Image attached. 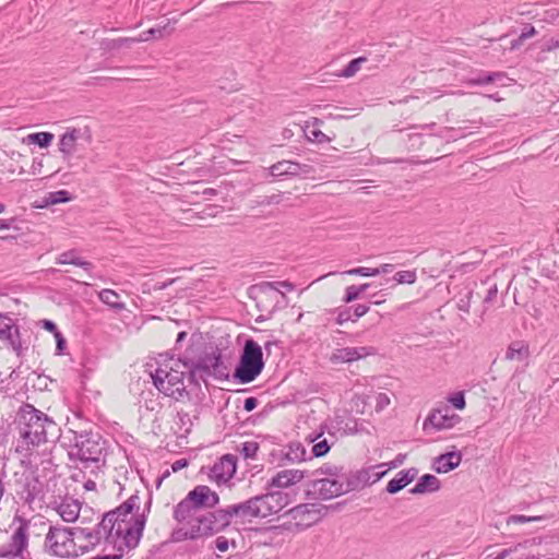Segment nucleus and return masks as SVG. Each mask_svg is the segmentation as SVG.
Returning a JSON list of instances; mask_svg holds the SVG:
<instances>
[{
	"label": "nucleus",
	"mask_w": 559,
	"mask_h": 559,
	"mask_svg": "<svg viewBox=\"0 0 559 559\" xmlns=\"http://www.w3.org/2000/svg\"><path fill=\"white\" fill-rule=\"evenodd\" d=\"M503 78L504 73L502 72H491L488 74H481L476 78L469 79L467 83L471 85H487Z\"/></svg>",
	"instance_id": "4c0bfd02"
},
{
	"label": "nucleus",
	"mask_w": 559,
	"mask_h": 559,
	"mask_svg": "<svg viewBox=\"0 0 559 559\" xmlns=\"http://www.w3.org/2000/svg\"><path fill=\"white\" fill-rule=\"evenodd\" d=\"M530 356L528 344L524 341H514L512 342L506 352L507 360H516V361H525Z\"/></svg>",
	"instance_id": "7c9ffc66"
},
{
	"label": "nucleus",
	"mask_w": 559,
	"mask_h": 559,
	"mask_svg": "<svg viewBox=\"0 0 559 559\" xmlns=\"http://www.w3.org/2000/svg\"><path fill=\"white\" fill-rule=\"evenodd\" d=\"M188 539H190V540L198 539L195 533L192 532L191 525H189V528L180 527V528L174 530L171 533V540L175 543H179V542H183V540H188Z\"/></svg>",
	"instance_id": "a19ab883"
},
{
	"label": "nucleus",
	"mask_w": 559,
	"mask_h": 559,
	"mask_svg": "<svg viewBox=\"0 0 559 559\" xmlns=\"http://www.w3.org/2000/svg\"><path fill=\"white\" fill-rule=\"evenodd\" d=\"M497 294H498V288H497V285H492L488 290H487V294L484 298V304L485 305H489L491 304L496 298H497Z\"/></svg>",
	"instance_id": "680f3d73"
},
{
	"label": "nucleus",
	"mask_w": 559,
	"mask_h": 559,
	"mask_svg": "<svg viewBox=\"0 0 559 559\" xmlns=\"http://www.w3.org/2000/svg\"><path fill=\"white\" fill-rule=\"evenodd\" d=\"M28 140L39 147H48L53 140V134L50 132H36L28 135Z\"/></svg>",
	"instance_id": "58836bf2"
},
{
	"label": "nucleus",
	"mask_w": 559,
	"mask_h": 559,
	"mask_svg": "<svg viewBox=\"0 0 559 559\" xmlns=\"http://www.w3.org/2000/svg\"><path fill=\"white\" fill-rule=\"evenodd\" d=\"M473 297V292L468 290L464 296L460 297L457 301V308L459 310L468 313L471 308V300Z\"/></svg>",
	"instance_id": "3c124183"
},
{
	"label": "nucleus",
	"mask_w": 559,
	"mask_h": 559,
	"mask_svg": "<svg viewBox=\"0 0 559 559\" xmlns=\"http://www.w3.org/2000/svg\"><path fill=\"white\" fill-rule=\"evenodd\" d=\"M273 493L276 499V503H278L280 511H282V509L290 502L289 495L282 491H273Z\"/></svg>",
	"instance_id": "5fc2aeb1"
},
{
	"label": "nucleus",
	"mask_w": 559,
	"mask_h": 559,
	"mask_svg": "<svg viewBox=\"0 0 559 559\" xmlns=\"http://www.w3.org/2000/svg\"><path fill=\"white\" fill-rule=\"evenodd\" d=\"M264 368L262 347L252 338L245 342L234 378L241 384L254 381Z\"/></svg>",
	"instance_id": "0eeeda50"
},
{
	"label": "nucleus",
	"mask_w": 559,
	"mask_h": 559,
	"mask_svg": "<svg viewBox=\"0 0 559 559\" xmlns=\"http://www.w3.org/2000/svg\"><path fill=\"white\" fill-rule=\"evenodd\" d=\"M440 489V480L432 474L423 475L417 484L409 490L413 495L435 492Z\"/></svg>",
	"instance_id": "c85d7f7f"
},
{
	"label": "nucleus",
	"mask_w": 559,
	"mask_h": 559,
	"mask_svg": "<svg viewBox=\"0 0 559 559\" xmlns=\"http://www.w3.org/2000/svg\"><path fill=\"white\" fill-rule=\"evenodd\" d=\"M321 475H326L330 478H342L344 474L341 473V468L335 465H324L317 471Z\"/></svg>",
	"instance_id": "09e8293b"
},
{
	"label": "nucleus",
	"mask_w": 559,
	"mask_h": 559,
	"mask_svg": "<svg viewBox=\"0 0 559 559\" xmlns=\"http://www.w3.org/2000/svg\"><path fill=\"white\" fill-rule=\"evenodd\" d=\"M166 26L163 27H152L145 32H143L140 36H148L150 38H160L163 36V32L165 31Z\"/></svg>",
	"instance_id": "6e6d98bb"
},
{
	"label": "nucleus",
	"mask_w": 559,
	"mask_h": 559,
	"mask_svg": "<svg viewBox=\"0 0 559 559\" xmlns=\"http://www.w3.org/2000/svg\"><path fill=\"white\" fill-rule=\"evenodd\" d=\"M390 404V397L385 393H379L377 396L376 408L378 411L383 409Z\"/></svg>",
	"instance_id": "052dcab7"
},
{
	"label": "nucleus",
	"mask_w": 559,
	"mask_h": 559,
	"mask_svg": "<svg viewBox=\"0 0 559 559\" xmlns=\"http://www.w3.org/2000/svg\"><path fill=\"white\" fill-rule=\"evenodd\" d=\"M238 451L245 459H254L259 451V444L255 441H246L241 443Z\"/></svg>",
	"instance_id": "37998d69"
},
{
	"label": "nucleus",
	"mask_w": 559,
	"mask_h": 559,
	"mask_svg": "<svg viewBox=\"0 0 559 559\" xmlns=\"http://www.w3.org/2000/svg\"><path fill=\"white\" fill-rule=\"evenodd\" d=\"M462 461V454L459 451L447 452L435 459L433 469L438 474L448 473L456 468Z\"/></svg>",
	"instance_id": "b1692460"
},
{
	"label": "nucleus",
	"mask_w": 559,
	"mask_h": 559,
	"mask_svg": "<svg viewBox=\"0 0 559 559\" xmlns=\"http://www.w3.org/2000/svg\"><path fill=\"white\" fill-rule=\"evenodd\" d=\"M14 423L17 431L15 452L24 457L29 459L37 448L59 438L57 423L32 404L20 407Z\"/></svg>",
	"instance_id": "f03ea898"
},
{
	"label": "nucleus",
	"mask_w": 559,
	"mask_h": 559,
	"mask_svg": "<svg viewBox=\"0 0 559 559\" xmlns=\"http://www.w3.org/2000/svg\"><path fill=\"white\" fill-rule=\"evenodd\" d=\"M384 464L371 466L369 468H362L348 475L344 474V486L346 493L349 491L360 490L366 486L372 485L380 480L386 471L374 472L376 468H382Z\"/></svg>",
	"instance_id": "9b49d317"
},
{
	"label": "nucleus",
	"mask_w": 559,
	"mask_h": 559,
	"mask_svg": "<svg viewBox=\"0 0 559 559\" xmlns=\"http://www.w3.org/2000/svg\"><path fill=\"white\" fill-rule=\"evenodd\" d=\"M0 340L7 342L15 354L20 357L23 354V347L20 338V330L15 321L0 312Z\"/></svg>",
	"instance_id": "2eb2a0df"
},
{
	"label": "nucleus",
	"mask_w": 559,
	"mask_h": 559,
	"mask_svg": "<svg viewBox=\"0 0 559 559\" xmlns=\"http://www.w3.org/2000/svg\"><path fill=\"white\" fill-rule=\"evenodd\" d=\"M449 402L457 409H463L466 405L463 392H456L449 397Z\"/></svg>",
	"instance_id": "603ef678"
},
{
	"label": "nucleus",
	"mask_w": 559,
	"mask_h": 559,
	"mask_svg": "<svg viewBox=\"0 0 559 559\" xmlns=\"http://www.w3.org/2000/svg\"><path fill=\"white\" fill-rule=\"evenodd\" d=\"M367 61L366 57H358L348 62V64L342 70L341 75L344 78L354 76L361 68V64Z\"/></svg>",
	"instance_id": "ea45409f"
},
{
	"label": "nucleus",
	"mask_w": 559,
	"mask_h": 559,
	"mask_svg": "<svg viewBox=\"0 0 559 559\" xmlns=\"http://www.w3.org/2000/svg\"><path fill=\"white\" fill-rule=\"evenodd\" d=\"M236 469L237 457L233 454H225L214 463V465L210 468L207 476L217 485L226 484L234 477Z\"/></svg>",
	"instance_id": "ddd939ff"
},
{
	"label": "nucleus",
	"mask_w": 559,
	"mask_h": 559,
	"mask_svg": "<svg viewBox=\"0 0 559 559\" xmlns=\"http://www.w3.org/2000/svg\"><path fill=\"white\" fill-rule=\"evenodd\" d=\"M369 306L367 305H356L353 307H347L344 309H340L337 312V317L335 319L336 323L342 325L348 321H357L359 318L365 316L369 311Z\"/></svg>",
	"instance_id": "bb28decb"
},
{
	"label": "nucleus",
	"mask_w": 559,
	"mask_h": 559,
	"mask_svg": "<svg viewBox=\"0 0 559 559\" xmlns=\"http://www.w3.org/2000/svg\"><path fill=\"white\" fill-rule=\"evenodd\" d=\"M219 503V496L209 486L198 485L174 508V519L183 523L202 509H212Z\"/></svg>",
	"instance_id": "423d86ee"
},
{
	"label": "nucleus",
	"mask_w": 559,
	"mask_h": 559,
	"mask_svg": "<svg viewBox=\"0 0 559 559\" xmlns=\"http://www.w3.org/2000/svg\"><path fill=\"white\" fill-rule=\"evenodd\" d=\"M325 508L314 503H302L289 510V514L297 521V525L309 527L322 518Z\"/></svg>",
	"instance_id": "4468645a"
},
{
	"label": "nucleus",
	"mask_w": 559,
	"mask_h": 559,
	"mask_svg": "<svg viewBox=\"0 0 559 559\" xmlns=\"http://www.w3.org/2000/svg\"><path fill=\"white\" fill-rule=\"evenodd\" d=\"M109 547H111L116 552L115 554H108V555H98L96 557H93L92 559H122L124 554L130 552L134 548H124L123 550L120 549L117 545H105L104 550H107Z\"/></svg>",
	"instance_id": "c03bdc74"
},
{
	"label": "nucleus",
	"mask_w": 559,
	"mask_h": 559,
	"mask_svg": "<svg viewBox=\"0 0 559 559\" xmlns=\"http://www.w3.org/2000/svg\"><path fill=\"white\" fill-rule=\"evenodd\" d=\"M282 200L281 194H272L270 197H265L260 204L262 205H271V204H278Z\"/></svg>",
	"instance_id": "0e129e2a"
},
{
	"label": "nucleus",
	"mask_w": 559,
	"mask_h": 559,
	"mask_svg": "<svg viewBox=\"0 0 559 559\" xmlns=\"http://www.w3.org/2000/svg\"><path fill=\"white\" fill-rule=\"evenodd\" d=\"M98 297L100 301L114 309L122 310L124 308V304L119 300L120 296L112 289H103L99 292Z\"/></svg>",
	"instance_id": "72a5a7b5"
},
{
	"label": "nucleus",
	"mask_w": 559,
	"mask_h": 559,
	"mask_svg": "<svg viewBox=\"0 0 559 559\" xmlns=\"http://www.w3.org/2000/svg\"><path fill=\"white\" fill-rule=\"evenodd\" d=\"M80 510L81 503L74 499H67L62 501L57 509L61 519L69 523L74 522L79 518Z\"/></svg>",
	"instance_id": "c756f323"
},
{
	"label": "nucleus",
	"mask_w": 559,
	"mask_h": 559,
	"mask_svg": "<svg viewBox=\"0 0 559 559\" xmlns=\"http://www.w3.org/2000/svg\"><path fill=\"white\" fill-rule=\"evenodd\" d=\"M178 424L180 425V428L183 429L185 433H189L191 431L192 427V420L187 412H178Z\"/></svg>",
	"instance_id": "8fccbe9b"
},
{
	"label": "nucleus",
	"mask_w": 559,
	"mask_h": 559,
	"mask_svg": "<svg viewBox=\"0 0 559 559\" xmlns=\"http://www.w3.org/2000/svg\"><path fill=\"white\" fill-rule=\"evenodd\" d=\"M418 475V469L411 467L400 471L386 485V491L391 495L397 493L409 485Z\"/></svg>",
	"instance_id": "5701e85b"
},
{
	"label": "nucleus",
	"mask_w": 559,
	"mask_h": 559,
	"mask_svg": "<svg viewBox=\"0 0 559 559\" xmlns=\"http://www.w3.org/2000/svg\"><path fill=\"white\" fill-rule=\"evenodd\" d=\"M311 167L306 164H299L292 160H281L275 164H273L269 170L270 175L274 177H281V176H298L300 174H309Z\"/></svg>",
	"instance_id": "6ab92c4d"
},
{
	"label": "nucleus",
	"mask_w": 559,
	"mask_h": 559,
	"mask_svg": "<svg viewBox=\"0 0 559 559\" xmlns=\"http://www.w3.org/2000/svg\"><path fill=\"white\" fill-rule=\"evenodd\" d=\"M41 324H43V328L51 333H53V335H56L57 333H59L60 331L58 330L57 325L55 322L50 321V320H43L41 321Z\"/></svg>",
	"instance_id": "338daca9"
},
{
	"label": "nucleus",
	"mask_w": 559,
	"mask_h": 559,
	"mask_svg": "<svg viewBox=\"0 0 559 559\" xmlns=\"http://www.w3.org/2000/svg\"><path fill=\"white\" fill-rule=\"evenodd\" d=\"M14 521H17L19 525L14 528L9 545L0 548V558H19V556H23L28 546L32 528L37 526L22 518H15Z\"/></svg>",
	"instance_id": "9d476101"
},
{
	"label": "nucleus",
	"mask_w": 559,
	"mask_h": 559,
	"mask_svg": "<svg viewBox=\"0 0 559 559\" xmlns=\"http://www.w3.org/2000/svg\"><path fill=\"white\" fill-rule=\"evenodd\" d=\"M360 295L361 294H360L357 285L347 286L345 289V294L342 298V301L344 304H350V302L355 301L356 299H358L360 297Z\"/></svg>",
	"instance_id": "de8ad7c7"
},
{
	"label": "nucleus",
	"mask_w": 559,
	"mask_h": 559,
	"mask_svg": "<svg viewBox=\"0 0 559 559\" xmlns=\"http://www.w3.org/2000/svg\"><path fill=\"white\" fill-rule=\"evenodd\" d=\"M39 527L47 528L43 544V551L46 555L61 559L80 556L71 527L61 525H49L47 527L45 522H41Z\"/></svg>",
	"instance_id": "39448f33"
},
{
	"label": "nucleus",
	"mask_w": 559,
	"mask_h": 559,
	"mask_svg": "<svg viewBox=\"0 0 559 559\" xmlns=\"http://www.w3.org/2000/svg\"><path fill=\"white\" fill-rule=\"evenodd\" d=\"M22 495L24 501L28 504L44 500L45 484L40 480L39 476L34 474L25 476Z\"/></svg>",
	"instance_id": "f3484780"
},
{
	"label": "nucleus",
	"mask_w": 559,
	"mask_h": 559,
	"mask_svg": "<svg viewBox=\"0 0 559 559\" xmlns=\"http://www.w3.org/2000/svg\"><path fill=\"white\" fill-rule=\"evenodd\" d=\"M150 374L158 392L176 401L189 399L190 394L185 385V376H189V371L185 360L160 355L157 367Z\"/></svg>",
	"instance_id": "7ed1b4c3"
},
{
	"label": "nucleus",
	"mask_w": 559,
	"mask_h": 559,
	"mask_svg": "<svg viewBox=\"0 0 559 559\" xmlns=\"http://www.w3.org/2000/svg\"><path fill=\"white\" fill-rule=\"evenodd\" d=\"M183 523L192 526V532L195 533L198 538L216 534L212 523L211 512H198L192 519L185 521Z\"/></svg>",
	"instance_id": "aec40b11"
},
{
	"label": "nucleus",
	"mask_w": 559,
	"mask_h": 559,
	"mask_svg": "<svg viewBox=\"0 0 559 559\" xmlns=\"http://www.w3.org/2000/svg\"><path fill=\"white\" fill-rule=\"evenodd\" d=\"M305 135L306 138L314 143L324 144L331 142V139L318 128L310 129L309 124L306 126Z\"/></svg>",
	"instance_id": "e433bc0d"
},
{
	"label": "nucleus",
	"mask_w": 559,
	"mask_h": 559,
	"mask_svg": "<svg viewBox=\"0 0 559 559\" xmlns=\"http://www.w3.org/2000/svg\"><path fill=\"white\" fill-rule=\"evenodd\" d=\"M258 399L254 396L247 397L243 402V408L247 412H252L258 406Z\"/></svg>",
	"instance_id": "e2e57ef3"
},
{
	"label": "nucleus",
	"mask_w": 559,
	"mask_h": 559,
	"mask_svg": "<svg viewBox=\"0 0 559 559\" xmlns=\"http://www.w3.org/2000/svg\"><path fill=\"white\" fill-rule=\"evenodd\" d=\"M372 353L371 347H344L337 349L331 359L334 362H353Z\"/></svg>",
	"instance_id": "412c9836"
},
{
	"label": "nucleus",
	"mask_w": 559,
	"mask_h": 559,
	"mask_svg": "<svg viewBox=\"0 0 559 559\" xmlns=\"http://www.w3.org/2000/svg\"><path fill=\"white\" fill-rule=\"evenodd\" d=\"M73 438L70 439L69 455L71 459H78L82 462L97 463L104 451L102 438L98 433L72 431Z\"/></svg>",
	"instance_id": "6e6552de"
},
{
	"label": "nucleus",
	"mask_w": 559,
	"mask_h": 559,
	"mask_svg": "<svg viewBox=\"0 0 559 559\" xmlns=\"http://www.w3.org/2000/svg\"><path fill=\"white\" fill-rule=\"evenodd\" d=\"M285 456L290 462H301L307 459V451L300 442H293L288 445Z\"/></svg>",
	"instance_id": "f704fd0d"
},
{
	"label": "nucleus",
	"mask_w": 559,
	"mask_h": 559,
	"mask_svg": "<svg viewBox=\"0 0 559 559\" xmlns=\"http://www.w3.org/2000/svg\"><path fill=\"white\" fill-rule=\"evenodd\" d=\"M229 508L235 526H245L251 524L257 519L251 498L238 503L229 504Z\"/></svg>",
	"instance_id": "a211bd4d"
},
{
	"label": "nucleus",
	"mask_w": 559,
	"mask_h": 559,
	"mask_svg": "<svg viewBox=\"0 0 559 559\" xmlns=\"http://www.w3.org/2000/svg\"><path fill=\"white\" fill-rule=\"evenodd\" d=\"M185 366L189 371L188 381L198 386L200 381L206 382L210 377L218 380H226L229 377L228 368L217 347H211L210 352H205L197 360L185 359Z\"/></svg>",
	"instance_id": "20e7f679"
},
{
	"label": "nucleus",
	"mask_w": 559,
	"mask_h": 559,
	"mask_svg": "<svg viewBox=\"0 0 559 559\" xmlns=\"http://www.w3.org/2000/svg\"><path fill=\"white\" fill-rule=\"evenodd\" d=\"M461 417L451 412L449 407L435 409L425 420L424 428L429 425L437 430L450 429L459 424Z\"/></svg>",
	"instance_id": "dca6fc26"
},
{
	"label": "nucleus",
	"mask_w": 559,
	"mask_h": 559,
	"mask_svg": "<svg viewBox=\"0 0 559 559\" xmlns=\"http://www.w3.org/2000/svg\"><path fill=\"white\" fill-rule=\"evenodd\" d=\"M313 493L321 500H330L346 493L344 479L342 478H319L311 481L308 495Z\"/></svg>",
	"instance_id": "f8f14e48"
},
{
	"label": "nucleus",
	"mask_w": 559,
	"mask_h": 559,
	"mask_svg": "<svg viewBox=\"0 0 559 559\" xmlns=\"http://www.w3.org/2000/svg\"><path fill=\"white\" fill-rule=\"evenodd\" d=\"M399 284H414L417 275L416 271H400L394 274L393 277Z\"/></svg>",
	"instance_id": "a18cd8bd"
},
{
	"label": "nucleus",
	"mask_w": 559,
	"mask_h": 559,
	"mask_svg": "<svg viewBox=\"0 0 559 559\" xmlns=\"http://www.w3.org/2000/svg\"><path fill=\"white\" fill-rule=\"evenodd\" d=\"M559 48V37L558 38H550L545 47L543 48L544 51H551Z\"/></svg>",
	"instance_id": "774afa93"
},
{
	"label": "nucleus",
	"mask_w": 559,
	"mask_h": 559,
	"mask_svg": "<svg viewBox=\"0 0 559 559\" xmlns=\"http://www.w3.org/2000/svg\"><path fill=\"white\" fill-rule=\"evenodd\" d=\"M57 264H73L82 267L84 271L90 272L93 269V264L86 260H83L76 254L75 250H69L60 253L56 258Z\"/></svg>",
	"instance_id": "2f4dec72"
},
{
	"label": "nucleus",
	"mask_w": 559,
	"mask_h": 559,
	"mask_svg": "<svg viewBox=\"0 0 559 559\" xmlns=\"http://www.w3.org/2000/svg\"><path fill=\"white\" fill-rule=\"evenodd\" d=\"M148 36H139V37H120L115 39L105 38L99 41V49L104 52H109L112 50H118L121 48L130 49L133 44L147 41Z\"/></svg>",
	"instance_id": "393cba45"
},
{
	"label": "nucleus",
	"mask_w": 559,
	"mask_h": 559,
	"mask_svg": "<svg viewBox=\"0 0 559 559\" xmlns=\"http://www.w3.org/2000/svg\"><path fill=\"white\" fill-rule=\"evenodd\" d=\"M71 200L70 193L67 190H58L49 192L45 197L46 205L64 203Z\"/></svg>",
	"instance_id": "79ce46f5"
},
{
	"label": "nucleus",
	"mask_w": 559,
	"mask_h": 559,
	"mask_svg": "<svg viewBox=\"0 0 559 559\" xmlns=\"http://www.w3.org/2000/svg\"><path fill=\"white\" fill-rule=\"evenodd\" d=\"M264 497L266 499V504L270 508L272 514L278 513L280 512V507H278V503H276V499L274 497L273 491L264 493Z\"/></svg>",
	"instance_id": "864d4df0"
},
{
	"label": "nucleus",
	"mask_w": 559,
	"mask_h": 559,
	"mask_svg": "<svg viewBox=\"0 0 559 559\" xmlns=\"http://www.w3.org/2000/svg\"><path fill=\"white\" fill-rule=\"evenodd\" d=\"M252 292L255 294L257 307L269 314L286 304V295L276 287L275 283L261 282L252 287Z\"/></svg>",
	"instance_id": "1a4fd4ad"
},
{
	"label": "nucleus",
	"mask_w": 559,
	"mask_h": 559,
	"mask_svg": "<svg viewBox=\"0 0 559 559\" xmlns=\"http://www.w3.org/2000/svg\"><path fill=\"white\" fill-rule=\"evenodd\" d=\"M211 518L216 534L226 530L229 525H234L229 506L211 511Z\"/></svg>",
	"instance_id": "cd10ccee"
},
{
	"label": "nucleus",
	"mask_w": 559,
	"mask_h": 559,
	"mask_svg": "<svg viewBox=\"0 0 559 559\" xmlns=\"http://www.w3.org/2000/svg\"><path fill=\"white\" fill-rule=\"evenodd\" d=\"M323 431L321 430L314 436H309V444L312 443L311 453L316 457H321L328 454L332 445V442H330L326 438L321 439Z\"/></svg>",
	"instance_id": "473e14b6"
},
{
	"label": "nucleus",
	"mask_w": 559,
	"mask_h": 559,
	"mask_svg": "<svg viewBox=\"0 0 559 559\" xmlns=\"http://www.w3.org/2000/svg\"><path fill=\"white\" fill-rule=\"evenodd\" d=\"M140 503V496L133 493L116 509L104 513L95 527H71L79 555L94 550L100 543L117 545L122 550L123 547L136 548L143 536L152 500L148 499L142 512Z\"/></svg>",
	"instance_id": "f257e3e1"
},
{
	"label": "nucleus",
	"mask_w": 559,
	"mask_h": 559,
	"mask_svg": "<svg viewBox=\"0 0 559 559\" xmlns=\"http://www.w3.org/2000/svg\"><path fill=\"white\" fill-rule=\"evenodd\" d=\"M537 34V31L534 26H526L521 33V39H528Z\"/></svg>",
	"instance_id": "69168bd1"
},
{
	"label": "nucleus",
	"mask_w": 559,
	"mask_h": 559,
	"mask_svg": "<svg viewBox=\"0 0 559 559\" xmlns=\"http://www.w3.org/2000/svg\"><path fill=\"white\" fill-rule=\"evenodd\" d=\"M86 134V138L90 139V132L87 129H71L67 131L59 141V150L64 155H71L74 152L75 143L79 139L83 138Z\"/></svg>",
	"instance_id": "a878e982"
},
{
	"label": "nucleus",
	"mask_w": 559,
	"mask_h": 559,
	"mask_svg": "<svg viewBox=\"0 0 559 559\" xmlns=\"http://www.w3.org/2000/svg\"><path fill=\"white\" fill-rule=\"evenodd\" d=\"M342 274L359 275V276L369 277V276H377L378 271H374V269H372V267L359 266V267L347 270V271L343 272Z\"/></svg>",
	"instance_id": "49530a36"
},
{
	"label": "nucleus",
	"mask_w": 559,
	"mask_h": 559,
	"mask_svg": "<svg viewBox=\"0 0 559 559\" xmlns=\"http://www.w3.org/2000/svg\"><path fill=\"white\" fill-rule=\"evenodd\" d=\"M254 507L257 519H265L273 515L270 508L266 504L264 495L251 497Z\"/></svg>",
	"instance_id": "c9c22d12"
},
{
	"label": "nucleus",
	"mask_w": 559,
	"mask_h": 559,
	"mask_svg": "<svg viewBox=\"0 0 559 559\" xmlns=\"http://www.w3.org/2000/svg\"><path fill=\"white\" fill-rule=\"evenodd\" d=\"M304 478V473L299 469H284L278 472L267 483L269 488H286L297 484Z\"/></svg>",
	"instance_id": "4be33fe9"
},
{
	"label": "nucleus",
	"mask_w": 559,
	"mask_h": 559,
	"mask_svg": "<svg viewBox=\"0 0 559 559\" xmlns=\"http://www.w3.org/2000/svg\"><path fill=\"white\" fill-rule=\"evenodd\" d=\"M214 544L215 548L221 552H225L229 548V540L225 536L217 537Z\"/></svg>",
	"instance_id": "4d7b16f0"
},
{
	"label": "nucleus",
	"mask_w": 559,
	"mask_h": 559,
	"mask_svg": "<svg viewBox=\"0 0 559 559\" xmlns=\"http://www.w3.org/2000/svg\"><path fill=\"white\" fill-rule=\"evenodd\" d=\"M540 516H525V515H512L509 519V522L512 523H525L531 521H539Z\"/></svg>",
	"instance_id": "13d9d810"
},
{
	"label": "nucleus",
	"mask_w": 559,
	"mask_h": 559,
	"mask_svg": "<svg viewBox=\"0 0 559 559\" xmlns=\"http://www.w3.org/2000/svg\"><path fill=\"white\" fill-rule=\"evenodd\" d=\"M55 338H56V353L58 355H61L63 353L66 344H67L66 338L63 337L61 332L57 333L55 335Z\"/></svg>",
	"instance_id": "bf43d9fd"
}]
</instances>
